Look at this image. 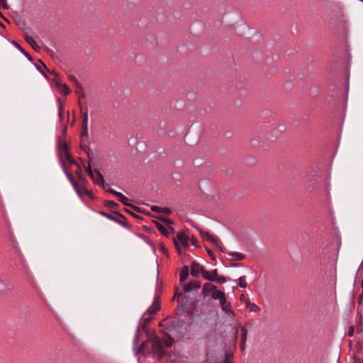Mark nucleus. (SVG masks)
I'll use <instances>...</instances> for the list:
<instances>
[{
  "label": "nucleus",
  "mask_w": 363,
  "mask_h": 363,
  "mask_svg": "<svg viewBox=\"0 0 363 363\" xmlns=\"http://www.w3.org/2000/svg\"><path fill=\"white\" fill-rule=\"evenodd\" d=\"M76 93H77V94H79V102H78V104H79V106H81V101H80V99H81V98H82V91H79V92H76Z\"/></svg>",
  "instance_id": "obj_59"
},
{
  "label": "nucleus",
  "mask_w": 363,
  "mask_h": 363,
  "mask_svg": "<svg viewBox=\"0 0 363 363\" xmlns=\"http://www.w3.org/2000/svg\"><path fill=\"white\" fill-rule=\"evenodd\" d=\"M189 267L186 265H184L181 268L180 274H179V277H180L179 281L181 283H183L184 281H185L187 279V278L189 277Z\"/></svg>",
  "instance_id": "obj_20"
},
{
  "label": "nucleus",
  "mask_w": 363,
  "mask_h": 363,
  "mask_svg": "<svg viewBox=\"0 0 363 363\" xmlns=\"http://www.w3.org/2000/svg\"><path fill=\"white\" fill-rule=\"evenodd\" d=\"M12 43L14 45V46L18 50H19L26 57V58L29 61L32 62L33 60V57H31V55L28 52H26L18 43H16V41L13 40Z\"/></svg>",
  "instance_id": "obj_24"
},
{
  "label": "nucleus",
  "mask_w": 363,
  "mask_h": 363,
  "mask_svg": "<svg viewBox=\"0 0 363 363\" xmlns=\"http://www.w3.org/2000/svg\"><path fill=\"white\" fill-rule=\"evenodd\" d=\"M39 62L42 63V65H43V67H45V68L48 71V72H50V71H49V69H48V67H46V65H45V64H44V63H43L40 60H39Z\"/></svg>",
  "instance_id": "obj_62"
},
{
  "label": "nucleus",
  "mask_w": 363,
  "mask_h": 363,
  "mask_svg": "<svg viewBox=\"0 0 363 363\" xmlns=\"http://www.w3.org/2000/svg\"><path fill=\"white\" fill-rule=\"evenodd\" d=\"M86 140H87V139H86V138L83 141L81 140L80 148L82 150H83L86 152V154L89 157V158L90 160H91V155H90V148L86 144H84V142H85Z\"/></svg>",
  "instance_id": "obj_28"
},
{
  "label": "nucleus",
  "mask_w": 363,
  "mask_h": 363,
  "mask_svg": "<svg viewBox=\"0 0 363 363\" xmlns=\"http://www.w3.org/2000/svg\"><path fill=\"white\" fill-rule=\"evenodd\" d=\"M177 240V242H180L181 245L184 247H189V238L188 236L183 232H179L177 235V237L174 238V240Z\"/></svg>",
  "instance_id": "obj_11"
},
{
  "label": "nucleus",
  "mask_w": 363,
  "mask_h": 363,
  "mask_svg": "<svg viewBox=\"0 0 363 363\" xmlns=\"http://www.w3.org/2000/svg\"><path fill=\"white\" fill-rule=\"evenodd\" d=\"M199 232L201 236L206 240L208 242H211L212 244L216 242L217 238L213 235L210 234L208 232H206L202 229H199L197 227H195Z\"/></svg>",
  "instance_id": "obj_14"
},
{
  "label": "nucleus",
  "mask_w": 363,
  "mask_h": 363,
  "mask_svg": "<svg viewBox=\"0 0 363 363\" xmlns=\"http://www.w3.org/2000/svg\"><path fill=\"white\" fill-rule=\"evenodd\" d=\"M213 245L220 251L221 252H224L223 247L220 245V244L218 243V239L216 240V242H214L213 243Z\"/></svg>",
  "instance_id": "obj_52"
},
{
  "label": "nucleus",
  "mask_w": 363,
  "mask_h": 363,
  "mask_svg": "<svg viewBox=\"0 0 363 363\" xmlns=\"http://www.w3.org/2000/svg\"><path fill=\"white\" fill-rule=\"evenodd\" d=\"M65 159L67 160V162L69 164H73V165H75L77 167H78V165H79V164L72 157L70 152L69 153H67L65 155Z\"/></svg>",
  "instance_id": "obj_32"
},
{
  "label": "nucleus",
  "mask_w": 363,
  "mask_h": 363,
  "mask_svg": "<svg viewBox=\"0 0 363 363\" xmlns=\"http://www.w3.org/2000/svg\"><path fill=\"white\" fill-rule=\"evenodd\" d=\"M118 200L120 202H121L123 205L130 207L131 208L134 209L136 211H138L140 209L139 207L129 203L128 199L126 196H125L122 193L118 196Z\"/></svg>",
  "instance_id": "obj_18"
},
{
  "label": "nucleus",
  "mask_w": 363,
  "mask_h": 363,
  "mask_svg": "<svg viewBox=\"0 0 363 363\" xmlns=\"http://www.w3.org/2000/svg\"><path fill=\"white\" fill-rule=\"evenodd\" d=\"M159 248L164 254L167 253V249L164 247L163 243H160Z\"/></svg>",
  "instance_id": "obj_50"
},
{
  "label": "nucleus",
  "mask_w": 363,
  "mask_h": 363,
  "mask_svg": "<svg viewBox=\"0 0 363 363\" xmlns=\"http://www.w3.org/2000/svg\"><path fill=\"white\" fill-rule=\"evenodd\" d=\"M363 332V322L361 320H359L358 324L357 325V333L360 334Z\"/></svg>",
  "instance_id": "obj_44"
},
{
  "label": "nucleus",
  "mask_w": 363,
  "mask_h": 363,
  "mask_svg": "<svg viewBox=\"0 0 363 363\" xmlns=\"http://www.w3.org/2000/svg\"><path fill=\"white\" fill-rule=\"evenodd\" d=\"M231 266H233V267H238V264L235 263V262H231Z\"/></svg>",
  "instance_id": "obj_61"
},
{
  "label": "nucleus",
  "mask_w": 363,
  "mask_h": 363,
  "mask_svg": "<svg viewBox=\"0 0 363 363\" xmlns=\"http://www.w3.org/2000/svg\"><path fill=\"white\" fill-rule=\"evenodd\" d=\"M222 310L226 313H230L232 315H235L233 311L232 310V306L230 302L227 303L226 304H224L223 306H221Z\"/></svg>",
  "instance_id": "obj_33"
},
{
  "label": "nucleus",
  "mask_w": 363,
  "mask_h": 363,
  "mask_svg": "<svg viewBox=\"0 0 363 363\" xmlns=\"http://www.w3.org/2000/svg\"><path fill=\"white\" fill-rule=\"evenodd\" d=\"M358 303L359 307L357 308V315L359 317V320H361L363 322V294H361L359 296Z\"/></svg>",
  "instance_id": "obj_22"
},
{
  "label": "nucleus",
  "mask_w": 363,
  "mask_h": 363,
  "mask_svg": "<svg viewBox=\"0 0 363 363\" xmlns=\"http://www.w3.org/2000/svg\"><path fill=\"white\" fill-rule=\"evenodd\" d=\"M150 342L152 343V352L157 358L160 360L163 357H167L171 362H174L179 358V354L175 351L167 352L157 336L149 337Z\"/></svg>",
  "instance_id": "obj_1"
},
{
  "label": "nucleus",
  "mask_w": 363,
  "mask_h": 363,
  "mask_svg": "<svg viewBox=\"0 0 363 363\" xmlns=\"http://www.w3.org/2000/svg\"><path fill=\"white\" fill-rule=\"evenodd\" d=\"M151 320H152V318H150V317H148V318H144L143 317L140 320V325L138 326V328L140 329H141L143 331H144L148 335V337H152V336H157L155 334L150 335L149 333H150V330L148 329L147 326L150 324V323L151 322ZM147 340L150 341L149 338H147Z\"/></svg>",
  "instance_id": "obj_7"
},
{
  "label": "nucleus",
  "mask_w": 363,
  "mask_h": 363,
  "mask_svg": "<svg viewBox=\"0 0 363 363\" xmlns=\"http://www.w3.org/2000/svg\"><path fill=\"white\" fill-rule=\"evenodd\" d=\"M99 213L104 217H106V218L111 220H113V221H115L116 220V217L113 216V215L110 214V213H106L103 211H99Z\"/></svg>",
  "instance_id": "obj_37"
},
{
  "label": "nucleus",
  "mask_w": 363,
  "mask_h": 363,
  "mask_svg": "<svg viewBox=\"0 0 363 363\" xmlns=\"http://www.w3.org/2000/svg\"><path fill=\"white\" fill-rule=\"evenodd\" d=\"M160 299L159 296H155L152 304L147 308L146 312L143 314L145 316L146 314L155 315L160 309Z\"/></svg>",
  "instance_id": "obj_6"
},
{
  "label": "nucleus",
  "mask_w": 363,
  "mask_h": 363,
  "mask_svg": "<svg viewBox=\"0 0 363 363\" xmlns=\"http://www.w3.org/2000/svg\"><path fill=\"white\" fill-rule=\"evenodd\" d=\"M207 253L208 255L211 257V259L213 260H215L216 259V256L214 255V253L213 252L212 250H209V249H207Z\"/></svg>",
  "instance_id": "obj_54"
},
{
  "label": "nucleus",
  "mask_w": 363,
  "mask_h": 363,
  "mask_svg": "<svg viewBox=\"0 0 363 363\" xmlns=\"http://www.w3.org/2000/svg\"><path fill=\"white\" fill-rule=\"evenodd\" d=\"M238 281H239V286L240 287L243 288V289L247 287L245 276L239 277Z\"/></svg>",
  "instance_id": "obj_39"
},
{
  "label": "nucleus",
  "mask_w": 363,
  "mask_h": 363,
  "mask_svg": "<svg viewBox=\"0 0 363 363\" xmlns=\"http://www.w3.org/2000/svg\"><path fill=\"white\" fill-rule=\"evenodd\" d=\"M112 213L120 218H116V220H115L114 222L118 223L119 225L127 229H130V225L127 222L126 218L123 214H121L120 212L117 211H112Z\"/></svg>",
  "instance_id": "obj_9"
},
{
  "label": "nucleus",
  "mask_w": 363,
  "mask_h": 363,
  "mask_svg": "<svg viewBox=\"0 0 363 363\" xmlns=\"http://www.w3.org/2000/svg\"><path fill=\"white\" fill-rule=\"evenodd\" d=\"M241 341L242 345H245L246 340H247V329L246 328V325H244L241 327Z\"/></svg>",
  "instance_id": "obj_27"
},
{
  "label": "nucleus",
  "mask_w": 363,
  "mask_h": 363,
  "mask_svg": "<svg viewBox=\"0 0 363 363\" xmlns=\"http://www.w3.org/2000/svg\"><path fill=\"white\" fill-rule=\"evenodd\" d=\"M61 164L62 167L64 170V172L65 173L68 180L72 184V186L74 187V190L77 193V194L79 196H82L83 194L87 195L91 199H94L95 197L91 191H89L86 187H80L75 180L74 176L67 170V169L65 167V162L63 159L61 157Z\"/></svg>",
  "instance_id": "obj_2"
},
{
  "label": "nucleus",
  "mask_w": 363,
  "mask_h": 363,
  "mask_svg": "<svg viewBox=\"0 0 363 363\" xmlns=\"http://www.w3.org/2000/svg\"><path fill=\"white\" fill-rule=\"evenodd\" d=\"M354 327L353 325H351L350 328H349V330H348V335L350 337H352L354 335Z\"/></svg>",
  "instance_id": "obj_51"
},
{
  "label": "nucleus",
  "mask_w": 363,
  "mask_h": 363,
  "mask_svg": "<svg viewBox=\"0 0 363 363\" xmlns=\"http://www.w3.org/2000/svg\"><path fill=\"white\" fill-rule=\"evenodd\" d=\"M24 38H25V40L29 43L30 45H31V46L35 49V45H36L35 43L34 42V40H33V38L30 36H28V35H25L24 36Z\"/></svg>",
  "instance_id": "obj_41"
},
{
  "label": "nucleus",
  "mask_w": 363,
  "mask_h": 363,
  "mask_svg": "<svg viewBox=\"0 0 363 363\" xmlns=\"http://www.w3.org/2000/svg\"><path fill=\"white\" fill-rule=\"evenodd\" d=\"M95 172L96 174V179L94 178V180H93L94 182L96 184L101 186L104 189H105L106 187L108 186V184L105 183L104 177L99 170H95Z\"/></svg>",
  "instance_id": "obj_16"
},
{
  "label": "nucleus",
  "mask_w": 363,
  "mask_h": 363,
  "mask_svg": "<svg viewBox=\"0 0 363 363\" xmlns=\"http://www.w3.org/2000/svg\"><path fill=\"white\" fill-rule=\"evenodd\" d=\"M125 211L127 212L128 213H129L130 215H131L133 217H134L135 218L138 219V220H142L143 219V217L138 215V214H135V213H133V211H131L130 210L128 209V208H124Z\"/></svg>",
  "instance_id": "obj_43"
},
{
  "label": "nucleus",
  "mask_w": 363,
  "mask_h": 363,
  "mask_svg": "<svg viewBox=\"0 0 363 363\" xmlns=\"http://www.w3.org/2000/svg\"><path fill=\"white\" fill-rule=\"evenodd\" d=\"M145 347V342H143L140 347L136 350V354H139L140 352H143Z\"/></svg>",
  "instance_id": "obj_49"
},
{
  "label": "nucleus",
  "mask_w": 363,
  "mask_h": 363,
  "mask_svg": "<svg viewBox=\"0 0 363 363\" xmlns=\"http://www.w3.org/2000/svg\"><path fill=\"white\" fill-rule=\"evenodd\" d=\"M216 289V286L212 284L211 283L207 282L203 285L201 294L203 295V298L209 296L213 294Z\"/></svg>",
  "instance_id": "obj_10"
},
{
  "label": "nucleus",
  "mask_w": 363,
  "mask_h": 363,
  "mask_svg": "<svg viewBox=\"0 0 363 363\" xmlns=\"http://www.w3.org/2000/svg\"><path fill=\"white\" fill-rule=\"evenodd\" d=\"M104 206L111 208V209H114L116 208V207L118 206V204L117 203H116L115 201H108V200H106L104 201Z\"/></svg>",
  "instance_id": "obj_34"
},
{
  "label": "nucleus",
  "mask_w": 363,
  "mask_h": 363,
  "mask_svg": "<svg viewBox=\"0 0 363 363\" xmlns=\"http://www.w3.org/2000/svg\"><path fill=\"white\" fill-rule=\"evenodd\" d=\"M50 73L55 75V84L56 87L60 90L61 94L67 96L71 93V89L69 88V86L65 84H62L57 78L59 77V74L56 73L55 71H52Z\"/></svg>",
  "instance_id": "obj_5"
},
{
  "label": "nucleus",
  "mask_w": 363,
  "mask_h": 363,
  "mask_svg": "<svg viewBox=\"0 0 363 363\" xmlns=\"http://www.w3.org/2000/svg\"><path fill=\"white\" fill-rule=\"evenodd\" d=\"M224 294H225L224 292H223L220 290H218L216 288V290L214 291H213V294H211V298L213 300H219L220 298V297Z\"/></svg>",
  "instance_id": "obj_30"
},
{
  "label": "nucleus",
  "mask_w": 363,
  "mask_h": 363,
  "mask_svg": "<svg viewBox=\"0 0 363 363\" xmlns=\"http://www.w3.org/2000/svg\"><path fill=\"white\" fill-rule=\"evenodd\" d=\"M247 307L250 309V311L258 312L260 311L259 307L255 303H252L249 300L247 301Z\"/></svg>",
  "instance_id": "obj_35"
},
{
  "label": "nucleus",
  "mask_w": 363,
  "mask_h": 363,
  "mask_svg": "<svg viewBox=\"0 0 363 363\" xmlns=\"http://www.w3.org/2000/svg\"><path fill=\"white\" fill-rule=\"evenodd\" d=\"M141 331H143V330L141 329H140L139 328H138L137 331L135 333V337H134V340H133L134 346H136L139 344V340H140V335H141Z\"/></svg>",
  "instance_id": "obj_36"
},
{
  "label": "nucleus",
  "mask_w": 363,
  "mask_h": 363,
  "mask_svg": "<svg viewBox=\"0 0 363 363\" xmlns=\"http://www.w3.org/2000/svg\"><path fill=\"white\" fill-rule=\"evenodd\" d=\"M214 281L218 284H223L227 281V279L224 276H217Z\"/></svg>",
  "instance_id": "obj_42"
},
{
  "label": "nucleus",
  "mask_w": 363,
  "mask_h": 363,
  "mask_svg": "<svg viewBox=\"0 0 363 363\" xmlns=\"http://www.w3.org/2000/svg\"><path fill=\"white\" fill-rule=\"evenodd\" d=\"M84 169H85L86 172L89 174V176L93 180H94V173H93V171L91 169L90 164L89 163V165L87 167H85Z\"/></svg>",
  "instance_id": "obj_40"
},
{
  "label": "nucleus",
  "mask_w": 363,
  "mask_h": 363,
  "mask_svg": "<svg viewBox=\"0 0 363 363\" xmlns=\"http://www.w3.org/2000/svg\"><path fill=\"white\" fill-rule=\"evenodd\" d=\"M48 51L50 53V56L53 57L54 55H55V52L53 51L50 50H48Z\"/></svg>",
  "instance_id": "obj_60"
},
{
  "label": "nucleus",
  "mask_w": 363,
  "mask_h": 363,
  "mask_svg": "<svg viewBox=\"0 0 363 363\" xmlns=\"http://www.w3.org/2000/svg\"><path fill=\"white\" fill-rule=\"evenodd\" d=\"M107 192L117 196V198L118 197V196L121 194V192H118V191H115L114 189H111L109 188L108 189L106 190Z\"/></svg>",
  "instance_id": "obj_48"
},
{
  "label": "nucleus",
  "mask_w": 363,
  "mask_h": 363,
  "mask_svg": "<svg viewBox=\"0 0 363 363\" xmlns=\"http://www.w3.org/2000/svg\"><path fill=\"white\" fill-rule=\"evenodd\" d=\"M228 255L231 257V262L242 260L246 257L245 255L240 252H228Z\"/></svg>",
  "instance_id": "obj_21"
},
{
  "label": "nucleus",
  "mask_w": 363,
  "mask_h": 363,
  "mask_svg": "<svg viewBox=\"0 0 363 363\" xmlns=\"http://www.w3.org/2000/svg\"><path fill=\"white\" fill-rule=\"evenodd\" d=\"M174 245H175V247H176V249H177V251L178 254H179V255H182V253H183V252H182V248H181V246H180V245H179V244L177 242V240H174Z\"/></svg>",
  "instance_id": "obj_45"
},
{
  "label": "nucleus",
  "mask_w": 363,
  "mask_h": 363,
  "mask_svg": "<svg viewBox=\"0 0 363 363\" xmlns=\"http://www.w3.org/2000/svg\"><path fill=\"white\" fill-rule=\"evenodd\" d=\"M75 173L77 176L79 182L82 183L83 185H85V184L87 182V179L84 176L80 165H78V167H77V170Z\"/></svg>",
  "instance_id": "obj_23"
},
{
  "label": "nucleus",
  "mask_w": 363,
  "mask_h": 363,
  "mask_svg": "<svg viewBox=\"0 0 363 363\" xmlns=\"http://www.w3.org/2000/svg\"><path fill=\"white\" fill-rule=\"evenodd\" d=\"M361 361H362V359L356 356L353 357L354 363H361Z\"/></svg>",
  "instance_id": "obj_58"
},
{
  "label": "nucleus",
  "mask_w": 363,
  "mask_h": 363,
  "mask_svg": "<svg viewBox=\"0 0 363 363\" xmlns=\"http://www.w3.org/2000/svg\"><path fill=\"white\" fill-rule=\"evenodd\" d=\"M191 244H192L194 246L196 247H199V245H198V243H197V241H196V238H191Z\"/></svg>",
  "instance_id": "obj_57"
},
{
  "label": "nucleus",
  "mask_w": 363,
  "mask_h": 363,
  "mask_svg": "<svg viewBox=\"0 0 363 363\" xmlns=\"http://www.w3.org/2000/svg\"><path fill=\"white\" fill-rule=\"evenodd\" d=\"M356 347H357V352L361 353V352H362V349H363V347H362V345H361V343H360V342H358V343L357 344Z\"/></svg>",
  "instance_id": "obj_56"
},
{
  "label": "nucleus",
  "mask_w": 363,
  "mask_h": 363,
  "mask_svg": "<svg viewBox=\"0 0 363 363\" xmlns=\"http://www.w3.org/2000/svg\"><path fill=\"white\" fill-rule=\"evenodd\" d=\"M82 131L80 134V138H82V140H84V139L89 138V134H88V120H89V115H88V108L86 106L85 110L84 112L82 113Z\"/></svg>",
  "instance_id": "obj_4"
},
{
  "label": "nucleus",
  "mask_w": 363,
  "mask_h": 363,
  "mask_svg": "<svg viewBox=\"0 0 363 363\" xmlns=\"http://www.w3.org/2000/svg\"><path fill=\"white\" fill-rule=\"evenodd\" d=\"M156 218L167 225H169L174 223L173 220L171 218H165V217H162V216L156 217Z\"/></svg>",
  "instance_id": "obj_38"
},
{
  "label": "nucleus",
  "mask_w": 363,
  "mask_h": 363,
  "mask_svg": "<svg viewBox=\"0 0 363 363\" xmlns=\"http://www.w3.org/2000/svg\"><path fill=\"white\" fill-rule=\"evenodd\" d=\"M182 296V293H178L177 291L175 292V294L174 296V297L172 298V301H174L176 298L177 299V301H179V298Z\"/></svg>",
  "instance_id": "obj_55"
},
{
  "label": "nucleus",
  "mask_w": 363,
  "mask_h": 363,
  "mask_svg": "<svg viewBox=\"0 0 363 363\" xmlns=\"http://www.w3.org/2000/svg\"><path fill=\"white\" fill-rule=\"evenodd\" d=\"M196 305V303L194 298H190L189 296H186L178 305L177 314L182 315L185 311L190 312L195 308Z\"/></svg>",
  "instance_id": "obj_3"
},
{
  "label": "nucleus",
  "mask_w": 363,
  "mask_h": 363,
  "mask_svg": "<svg viewBox=\"0 0 363 363\" xmlns=\"http://www.w3.org/2000/svg\"><path fill=\"white\" fill-rule=\"evenodd\" d=\"M233 355L230 353H225L223 355V361L216 362V363H233Z\"/></svg>",
  "instance_id": "obj_29"
},
{
  "label": "nucleus",
  "mask_w": 363,
  "mask_h": 363,
  "mask_svg": "<svg viewBox=\"0 0 363 363\" xmlns=\"http://www.w3.org/2000/svg\"><path fill=\"white\" fill-rule=\"evenodd\" d=\"M201 284L199 281L195 280L189 283H186L184 285V291L185 293L190 292L192 289H200Z\"/></svg>",
  "instance_id": "obj_13"
},
{
  "label": "nucleus",
  "mask_w": 363,
  "mask_h": 363,
  "mask_svg": "<svg viewBox=\"0 0 363 363\" xmlns=\"http://www.w3.org/2000/svg\"><path fill=\"white\" fill-rule=\"evenodd\" d=\"M57 102L59 105V111H58V115L60 118V120H62L63 118V113H64V103L61 101L60 98L57 99Z\"/></svg>",
  "instance_id": "obj_31"
},
{
  "label": "nucleus",
  "mask_w": 363,
  "mask_h": 363,
  "mask_svg": "<svg viewBox=\"0 0 363 363\" xmlns=\"http://www.w3.org/2000/svg\"><path fill=\"white\" fill-rule=\"evenodd\" d=\"M8 9L9 6L6 3V0H0V9Z\"/></svg>",
  "instance_id": "obj_47"
},
{
  "label": "nucleus",
  "mask_w": 363,
  "mask_h": 363,
  "mask_svg": "<svg viewBox=\"0 0 363 363\" xmlns=\"http://www.w3.org/2000/svg\"><path fill=\"white\" fill-rule=\"evenodd\" d=\"M157 228L158 229V230L162 234L164 235V236L166 237H168L170 233H174V230L172 227L171 226H169L168 228L169 230H167L162 223H160V222L158 221H154Z\"/></svg>",
  "instance_id": "obj_12"
},
{
  "label": "nucleus",
  "mask_w": 363,
  "mask_h": 363,
  "mask_svg": "<svg viewBox=\"0 0 363 363\" xmlns=\"http://www.w3.org/2000/svg\"><path fill=\"white\" fill-rule=\"evenodd\" d=\"M205 269H206L203 266H201L200 264H199L196 261H194L191 262V264L190 274L194 277H198L199 273H201L203 275Z\"/></svg>",
  "instance_id": "obj_8"
},
{
  "label": "nucleus",
  "mask_w": 363,
  "mask_h": 363,
  "mask_svg": "<svg viewBox=\"0 0 363 363\" xmlns=\"http://www.w3.org/2000/svg\"><path fill=\"white\" fill-rule=\"evenodd\" d=\"M164 336L165 337H164L163 342L166 347L170 348L174 343V339L169 334L167 333H164Z\"/></svg>",
  "instance_id": "obj_26"
},
{
  "label": "nucleus",
  "mask_w": 363,
  "mask_h": 363,
  "mask_svg": "<svg viewBox=\"0 0 363 363\" xmlns=\"http://www.w3.org/2000/svg\"><path fill=\"white\" fill-rule=\"evenodd\" d=\"M245 345H242V342H240V348L242 350H245Z\"/></svg>",
  "instance_id": "obj_63"
},
{
  "label": "nucleus",
  "mask_w": 363,
  "mask_h": 363,
  "mask_svg": "<svg viewBox=\"0 0 363 363\" xmlns=\"http://www.w3.org/2000/svg\"><path fill=\"white\" fill-rule=\"evenodd\" d=\"M240 298L241 301H242L245 298V295L244 294H241Z\"/></svg>",
  "instance_id": "obj_64"
},
{
  "label": "nucleus",
  "mask_w": 363,
  "mask_h": 363,
  "mask_svg": "<svg viewBox=\"0 0 363 363\" xmlns=\"http://www.w3.org/2000/svg\"><path fill=\"white\" fill-rule=\"evenodd\" d=\"M217 276H218V270L217 269H213V270H211V272H208L205 269V271L203 272V274L202 275L203 279H205L208 281H214V280H216V277Z\"/></svg>",
  "instance_id": "obj_15"
},
{
  "label": "nucleus",
  "mask_w": 363,
  "mask_h": 363,
  "mask_svg": "<svg viewBox=\"0 0 363 363\" xmlns=\"http://www.w3.org/2000/svg\"><path fill=\"white\" fill-rule=\"evenodd\" d=\"M57 146L63 150L65 155L67 153H69L68 145L66 142H62L60 138L58 140Z\"/></svg>",
  "instance_id": "obj_25"
},
{
  "label": "nucleus",
  "mask_w": 363,
  "mask_h": 363,
  "mask_svg": "<svg viewBox=\"0 0 363 363\" xmlns=\"http://www.w3.org/2000/svg\"><path fill=\"white\" fill-rule=\"evenodd\" d=\"M151 210L153 212L162 213L165 215H170L172 213V210L169 208H167V207H160L157 206H151Z\"/></svg>",
  "instance_id": "obj_19"
},
{
  "label": "nucleus",
  "mask_w": 363,
  "mask_h": 363,
  "mask_svg": "<svg viewBox=\"0 0 363 363\" xmlns=\"http://www.w3.org/2000/svg\"><path fill=\"white\" fill-rule=\"evenodd\" d=\"M35 67L36 69L41 73V74H43L45 78H48L47 77V74H45V72L42 69L41 67L38 65H35Z\"/></svg>",
  "instance_id": "obj_53"
},
{
  "label": "nucleus",
  "mask_w": 363,
  "mask_h": 363,
  "mask_svg": "<svg viewBox=\"0 0 363 363\" xmlns=\"http://www.w3.org/2000/svg\"><path fill=\"white\" fill-rule=\"evenodd\" d=\"M69 79L71 82H72L76 86L77 90L76 92L82 91V97H85V94L84 92L83 87L81 83L78 81V79L74 75H69Z\"/></svg>",
  "instance_id": "obj_17"
},
{
  "label": "nucleus",
  "mask_w": 363,
  "mask_h": 363,
  "mask_svg": "<svg viewBox=\"0 0 363 363\" xmlns=\"http://www.w3.org/2000/svg\"><path fill=\"white\" fill-rule=\"evenodd\" d=\"M219 302H220V306H223L224 304H226L228 303L225 294L223 295L220 297V298L219 299Z\"/></svg>",
  "instance_id": "obj_46"
}]
</instances>
